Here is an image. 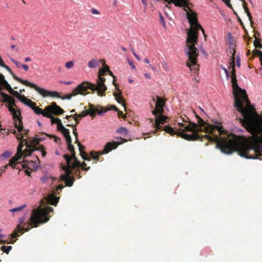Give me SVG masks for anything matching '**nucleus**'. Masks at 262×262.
<instances>
[{
	"label": "nucleus",
	"instance_id": "nucleus-4",
	"mask_svg": "<svg viewBox=\"0 0 262 262\" xmlns=\"http://www.w3.org/2000/svg\"><path fill=\"white\" fill-rule=\"evenodd\" d=\"M53 211L51 207L47 206L45 208L39 207L33 209L31 216L29 221L25 222V217L22 216L18 220L19 223L11 234V238H15L19 236L18 231H20L23 226H31L32 227H37L39 224L45 223L49 220L50 216L48 214Z\"/></svg>",
	"mask_w": 262,
	"mask_h": 262
},
{
	"label": "nucleus",
	"instance_id": "nucleus-18",
	"mask_svg": "<svg viewBox=\"0 0 262 262\" xmlns=\"http://www.w3.org/2000/svg\"><path fill=\"white\" fill-rule=\"evenodd\" d=\"M115 149V141L107 142L104 146V148L101 151H99L100 155L107 154L110 151Z\"/></svg>",
	"mask_w": 262,
	"mask_h": 262
},
{
	"label": "nucleus",
	"instance_id": "nucleus-60",
	"mask_svg": "<svg viewBox=\"0 0 262 262\" xmlns=\"http://www.w3.org/2000/svg\"><path fill=\"white\" fill-rule=\"evenodd\" d=\"M72 81H68V82H64V83L65 84H67V85H69V84H71L72 83Z\"/></svg>",
	"mask_w": 262,
	"mask_h": 262
},
{
	"label": "nucleus",
	"instance_id": "nucleus-61",
	"mask_svg": "<svg viewBox=\"0 0 262 262\" xmlns=\"http://www.w3.org/2000/svg\"><path fill=\"white\" fill-rule=\"evenodd\" d=\"M144 61H145V63H149V60H148L147 58L145 59H144Z\"/></svg>",
	"mask_w": 262,
	"mask_h": 262
},
{
	"label": "nucleus",
	"instance_id": "nucleus-24",
	"mask_svg": "<svg viewBox=\"0 0 262 262\" xmlns=\"http://www.w3.org/2000/svg\"><path fill=\"white\" fill-rule=\"evenodd\" d=\"M68 144V149L71 153V156H70L71 160L72 159H75L76 157H75V152L74 150V147L72 144V142L70 143H67Z\"/></svg>",
	"mask_w": 262,
	"mask_h": 262
},
{
	"label": "nucleus",
	"instance_id": "nucleus-9",
	"mask_svg": "<svg viewBox=\"0 0 262 262\" xmlns=\"http://www.w3.org/2000/svg\"><path fill=\"white\" fill-rule=\"evenodd\" d=\"M13 133L16 136V138L18 140L20 141V142L17 147V153L22 154L24 156V158L31 155V154L33 152V150H32L33 144L35 143L38 144L39 140H43V139L41 138L35 139L32 141V143L31 144H29L26 140L23 139L24 136L23 135L16 134V132L15 130Z\"/></svg>",
	"mask_w": 262,
	"mask_h": 262
},
{
	"label": "nucleus",
	"instance_id": "nucleus-62",
	"mask_svg": "<svg viewBox=\"0 0 262 262\" xmlns=\"http://www.w3.org/2000/svg\"><path fill=\"white\" fill-rule=\"evenodd\" d=\"M20 93H18L19 94H20V95H21V94H22L23 92H25V89H21L20 90Z\"/></svg>",
	"mask_w": 262,
	"mask_h": 262
},
{
	"label": "nucleus",
	"instance_id": "nucleus-48",
	"mask_svg": "<svg viewBox=\"0 0 262 262\" xmlns=\"http://www.w3.org/2000/svg\"><path fill=\"white\" fill-rule=\"evenodd\" d=\"M132 52H133V53L134 56L135 57V58L138 61H140L141 60V58L135 52V51L133 50H132Z\"/></svg>",
	"mask_w": 262,
	"mask_h": 262
},
{
	"label": "nucleus",
	"instance_id": "nucleus-44",
	"mask_svg": "<svg viewBox=\"0 0 262 262\" xmlns=\"http://www.w3.org/2000/svg\"><path fill=\"white\" fill-rule=\"evenodd\" d=\"M160 22L161 23V24H162V25L164 27H165L166 25H165V22L164 19V17L161 14L160 15Z\"/></svg>",
	"mask_w": 262,
	"mask_h": 262
},
{
	"label": "nucleus",
	"instance_id": "nucleus-14",
	"mask_svg": "<svg viewBox=\"0 0 262 262\" xmlns=\"http://www.w3.org/2000/svg\"><path fill=\"white\" fill-rule=\"evenodd\" d=\"M90 108L89 110H86L82 111L79 114H74V116H76V117L80 118V119L88 115H90L91 116L94 117L96 114H101L102 112H105L107 111H102V107H101V111H100L99 108L95 107L93 105H90Z\"/></svg>",
	"mask_w": 262,
	"mask_h": 262
},
{
	"label": "nucleus",
	"instance_id": "nucleus-30",
	"mask_svg": "<svg viewBox=\"0 0 262 262\" xmlns=\"http://www.w3.org/2000/svg\"><path fill=\"white\" fill-rule=\"evenodd\" d=\"M116 112L117 113V116L119 118H123L124 120L126 118V115L124 114L122 111H120L119 109L116 106Z\"/></svg>",
	"mask_w": 262,
	"mask_h": 262
},
{
	"label": "nucleus",
	"instance_id": "nucleus-49",
	"mask_svg": "<svg viewBox=\"0 0 262 262\" xmlns=\"http://www.w3.org/2000/svg\"><path fill=\"white\" fill-rule=\"evenodd\" d=\"M74 135L75 137V143H78V133L77 132H73Z\"/></svg>",
	"mask_w": 262,
	"mask_h": 262
},
{
	"label": "nucleus",
	"instance_id": "nucleus-32",
	"mask_svg": "<svg viewBox=\"0 0 262 262\" xmlns=\"http://www.w3.org/2000/svg\"><path fill=\"white\" fill-rule=\"evenodd\" d=\"M12 249V246H3L1 247V250L3 252L6 253V254H8L9 252L11 251V250Z\"/></svg>",
	"mask_w": 262,
	"mask_h": 262
},
{
	"label": "nucleus",
	"instance_id": "nucleus-35",
	"mask_svg": "<svg viewBox=\"0 0 262 262\" xmlns=\"http://www.w3.org/2000/svg\"><path fill=\"white\" fill-rule=\"evenodd\" d=\"M71 118H73L74 119V120H75V124H76V125L79 124V119H78L77 118V117H76V116H74V114L73 115H69V116L67 115V116H66V118L67 119H69Z\"/></svg>",
	"mask_w": 262,
	"mask_h": 262
},
{
	"label": "nucleus",
	"instance_id": "nucleus-40",
	"mask_svg": "<svg viewBox=\"0 0 262 262\" xmlns=\"http://www.w3.org/2000/svg\"><path fill=\"white\" fill-rule=\"evenodd\" d=\"M11 154L9 151H6L4 152H3L2 155V157H4L6 159L10 157Z\"/></svg>",
	"mask_w": 262,
	"mask_h": 262
},
{
	"label": "nucleus",
	"instance_id": "nucleus-2",
	"mask_svg": "<svg viewBox=\"0 0 262 262\" xmlns=\"http://www.w3.org/2000/svg\"><path fill=\"white\" fill-rule=\"evenodd\" d=\"M195 117L198 120V124L191 122L187 116L182 115L176 120L179 128H173L169 125H165L162 130L171 136L177 135L188 141L199 139L202 140V138L204 137L209 141L215 142L216 148L220 149L223 153L230 154L231 153L226 152V146L227 144H229L232 137L235 135L232 134L228 140L220 139L216 134V130L220 135H223L225 130L219 122H216L215 125H212L204 121L196 114Z\"/></svg>",
	"mask_w": 262,
	"mask_h": 262
},
{
	"label": "nucleus",
	"instance_id": "nucleus-8",
	"mask_svg": "<svg viewBox=\"0 0 262 262\" xmlns=\"http://www.w3.org/2000/svg\"><path fill=\"white\" fill-rule=\"evenodd\" d=\"M164 102L163 99L159 96H157V102L156 103V108L152 111V113L155 116V120H151L152 126L155 128V130L151 133L154 135L156 134L157 132L162 130L163 126L162 125L167 122L168 117L166 116L162 115L163 113V106Z\"/></svg>",
	"mask_w": 262,
	"mask_h": 262
},
{
	"label": "nucleus",
	"instance_id": "nucleus-20",
	"mask_svg": "<svg viewBox=\"0 0 262 262\" xmlns=\"http://www.w3.org/2000/svg\"><path fill=\"white\" fill-rule=\"evenodd\" d=\"M59 131L62 133L63 136L64 137L66 140L67 143L72 142L71 137L70 135V131L68 129L63 127Z\"/></svg>",
	"mask_w": 262,
	"mask_h": 262
},
{
	"label": "nucleus",
	"instance_id": "nucleus-5",
	"mask_svg": "<svg viewBox=\"0 0 262 262\" xmlns=\"http://www.w3.org/2000/svg\"><path fill=\"white\" fill-rule=\"evenodd\" d=\"M100 63H102L103 67L99 71L97 84H93V85L95 86L94 91H96L98 95L102 96L103 93L106 90V87L104 84L105 79L103 76L107 74L111 75L113 78L112 83L114 85H115V76L113 75V73L110 70L108 66L105 64L104 59L93 58L88 62V67L91 69L96 68L99 66Z\"/></svg>",
	"mask_w": 262,
	"mask_h": 262
},
{
	"label": "nucleus",
	"instance_id": "nucleus-50",
	"mask_svg": "<svg viewBox=\"0 0 262 262\" xmlns=\"http://www.w3.org/2000/svg\"><path fill=\"white\" fill-rule=\"evenodd\" d=\"M21 68L25 71H28L29 70V67L27 64H23Z\"/></svg>",
	"mask_w": 262,
	"mask_h": 262
},
{
	"label": "nucleus",
	"instance_id": "nucleus-38",
	"mask_svg": "<svg viewBox=\"0 0 262 262\" xmlns=\"http://www.w3.org/2000/svg\"><path fill=\"white\" fill-rule=\"evenodd\" d=\"M66 67L68 69H70L73 67L74 62L73 61H68L66 63Z\"/></svg>",
	"mask_w": 262,
	"mask_h": 262
},
{
	"label": "nucleus",
	"instance_id": "nucleus-1",
	"mask_svg": "<svg viewBox=\"0 0 262 262\" xmlns=\"http://www.w3.org/2000/svg\"><path fill=\"white\" fill-rule=\"evenodd\" d=\"M235 45L230 43L229 49L232 54L230 67L231 82L234 96V107L241 113L243 118L239 122L252 136L233 135L226 146V152L234 151L242 157L247 159H260L262 156V119L251 108L246 91L241 89L238 84L235 70Z\"/></svg>",
	"mask_w": 262,
	"mask_h": 262
},
{
	"label": "nucleus",
	"instance_id": "nucleus-51",
	"mask_svg": "<svg viewBox=\"0 0 262 262\" xmlns=\"http://www.w3.org/2000/svg\"><path fill=\"white\" fill-rule=\"evenodd\" d=\"M11 48L12 49V50H15L17 51H19V49L18 47H16L15 45H11Z\"/></svg>",
	"mask_w": 262,
	"mask_h": 262
},
{
	"label": "nucleus",
	"instance_id": "nucleus-57",
	"mask_svg": "<svg viewBox=\"0 0 262 262\" xmlns=\"http://www.w3.org/2000/svg\"><path fill=\"white\" fill-rule=\"evenodd\" d=\"M144 76H145V77L146 78L150 79V75H149L148 74H147V73H145V74H144Z\"/></svg>",
	"mask_w": 262,
	"mask_h": 262
},
{
	"label": "nucleus",
	"instance_id": "nucleus-19",
	"mask_svg": "<svg viewBox=\"0 0 262 262\" xmlns=\"http://www.w3.org/2000/svg\"><path fill=\"white\" fill-rule=\"evenodd\" d=\"M32 110H33L35 114L37 115H42L43 116L46 117H50V114L48 113V112L45 111V108L44 110L40 108L39 107L36 106V104H34L33 106L31 107Z\"/></svg>",
	"mask_w": 262,
	"mask_h": 262
},
{
	"label": "nucleus",
	"instance_id": "nucleus-37",
	"mask_svg": "<svg viewBox=\"0 0 262 262\" xmlns=\"http://www.w3.org/2000/svg\"><path fill=\"white\" fill-rule=\"evenodd\" d=\"M46 136L49 137L50 138H53L54 139V141L56 143H59L60 141V138H59L54 135H50L46 134Z\"/></svg>",
	"mask_w": 262,
	"mask_h": 262
},
{
	"label": "nucleus",
	"instance_id": "nucleus-47",
	"mask_svg": "<svg viewBox=\"0 0 262 262\" xmlns=\"http://www.w3.org/2000/svg\"><path fill=\"white\" fill-rule=\"evenodd\" d=\"M91 12L93 14H100V12L94 8L91 10Z\"/></svg>",
	"mask_w": 262,
	"mask_h": 262
},
{
	"label": "nucleus",
	"instance_id": "nucleus-16",
	"mask_svg": "<svg viewBox=\"0 0 262 262\" xmlns=\"http://www.w3.org/2000/svg\"><path fill=\"white\" fill-rule=\"evenodd\" d=\"M45 111L48 113L50 114V117H52L53 114L56 115H60L63 113V110L59 106L57 105L55 102H52L50 105L45 107Z\"/></svg>",
	"mask_w": 262,
	"mask_h": 262
},
{
	"label": "nucleus",
	"instance_id": "nucleus-63",
	"mask_svg": "<svg viewBox=\"0 0 262 262\" xmlns=\"http://www.w3.org/2000/svg\"><path fill=\"white\" fill-rule=\"evenodd\" d=\"M128 82H129V83H133L134 82V80L132 79H129L128 80Z\"/></svg>",
	"mask_w": 262,
	"mask_h": 262
},
{
	"label": "nucleus",
	"instance_id": "nucleus-33",
	"mask_svg": "<svg viewBox=\"0 0 262 262\" xmlns=\"http://www.w3.org/2000/svg\"><path fill=\"white\" fill-rule=\"evenodd\" d=\"M29 226H23L21 227V229L22 230H20V231H18V234H19V236L23 234L24 231L28 232L30 230V228L29 227Z\"/></svg>",
	"mask_w": 262,
	"mask_h": 262
},
{
	"label": "nucleus",
	"instance_id": "nucleus-3",
	"mask_svg": "<svg viewBox=\"0 0 262 262\" xmlns=\"http://www.w3.org/2000/svg\"><path fill=\"white\" fill-rule=\"evenodd\" d=\"M167 4L173 3L177 7H184V10L186 11V14L189 23L191 25L190 29L187 32L186 38V53L188 55L190 62L186 63L187 66L192 70L191 66L193 67L195 70H198L197 57L199 55L198 49L195 47L198 41V30H201L205 37L206 35L205 31L202 26L198 23L196 14L191 10L188 12L187 9H189L188 7V0H164ZM166 6L168 7V5Z\"/></svg>",
	"mask_w": 262,
	"mask_h": 262
},
{
	"label": "nucleus",
	"instance_id": "nucleus-11",
	"mask_svg": "<svg viewBox=\"0 0 262 262\" xmlns=\"http://www.w3.org/2000/svg\"><path fill=\"white\" fill-rule=\"evenodd\" d=\"M4 83L5 84L6 89L9 92V93L16 97L23 103L30 106L31 108L34 104H35V102H32L30 99H28L24 95H20L17 91H14L7 81H5Z\"/></svg>",
	"mask_w": 262,
	"mask_h": 262
},
{
	"label": "nucleus",
	"instance_id": "nucleus-59",
	"mask_svg": "<svg viewBox=\"0 0 262 262\" xmlns=\"http://www.w3.org/2000/svg\"><path fill=\"white\" fill-rule=\"evenodd\" d=\"M0 244H5V240L0 239Z\"/></svg>",
	"mask_w": 262,
	"mask_h": 262
},
{
	"label": "nucleus",
	"instance_id": "nucleus-25",
	"mask_svg": "<svg viewBox=\"0 0 262 262\" xmlns=\"http://www.w3.org/2000/svg\"><path fill=\"white\" fill-rule=\"evenodd\" d=\"M101 155L99 154V151H98V152L92 151L90 152V157H89V160H88L90 161L91 160V158H92L96 161H99L100 160L99 156Z\"/></svg>",
	"mask_w": 262,
	"mask_h": 262
},
{
	"label": "nucleus",
	"instance_id": "nucleus-46",
	"mask_svg": "<svg viewBox=\"0 0 262 262\" xmlns=\"http://www.w3.org/2000/svg\"><path fill=\"white\" fill-rule=\"evenodd\" d=\"M67 126H72L73 127V132H76L77 128H76V124L73 125V124H67Z\"/></svg>",
	"mask_w": 262,
	"mask_h": 262
},
{
	"label": "nucleus",
	"instance_id": "nucleus-43",
	"mask_svg": "<svg viewBox=\"0 0 262 262\" xmlns=\"http://www.w3.org/2000/svg\"><path fill=\"white\" fill-rule=\"evenodd\" d=\"M128 64L130 66L132 69H136L135 66L132 61H130L129 59H128Z\"/></svg>",
	"mask_w": 262,
	"mask_h": 262
},
{
	"label": "nucleus",
	"instance_id": "nucleus-15",
	"mask_svg": "<svg viewBox=\"0 0 262 262\" xmlns=\"http://www.w3.org/2000/svg\"><path fill=\"white\" fill-rule=\"evenodd\" d=\"M23 167L24 168H28V169L25 171L26 174L30 176L31 171L33 169H36L38 166V165L39 164V160L38 158L36 156L34 161L24 160L23 161Z\"/></svg>",
	"mask_w": 262,
	"mask_h": 262
},
{
	"label": "nucleus",
	"instance_id": "nucleus-23",
	"mask_svg": "<svg viewBox=\"0 0 262 262\" xmlns=\"http://www.w3.org/2000/svg\"><path fill=\"white\" fill-rule=\"evenodd\" d=\"M77 143L78 144V146L79 147V152H80L81 157L84 160H89V158H88L86 154L85 153V152H84L83 151V150L85 148L84 146L83 145H82L81 144H80L79 142H78V143Z\"/></svg>",
	"mask_w": 262,
	"mask_h": 262
},
{
	"label": "nucleus",
	"instance_id": "nucleus-36",
	"mask_svg": "<svg viewBox=\"0 0 262 262\" xmlns=\"http://www.w3.org/2000/svg\"><path fill=\"white\" fill-rule=\"evenodd\" d=\"M254 46L255 48H261L262 45L260 42L259 39L255 38L254 41Z\"/></svg>",
	"mask_w": 262,
	"mask_h": 262
},
{
	"label": "nucleus",
	"instance_id": "nucleus-29",
	"mask_svg": "<svg viewBox=\"0 0 262 262\" xmlns=\"http://www.w3.org/2000/svg\"><path fill=\"white\" fill-rule=\"evenodd\" d=\"M127 142V140L123 139L122 138L119 137V138H116V149L117 148V147L121 145V144Z\"/></svg>",
	"mask_w": 262,
	"mask_h": 262
},
{
	"label": "nucleus",
	"instance_id": "nucleus-31",
	"mask_svg": "<svg viewBox=\"0 0 262 262\" xmlns=\"http://www.w3.org/2000/svg\"><path fill=\"white\" fill-rule=\"evenodd\" d=\"M117 132L123 136H125L128 134V130L124 127H121L117 130Z\"/></svg>",
	"mask_w": 262,
	"mask_h": 262
},
{
	"label": "nucleus",
	"instance_id": "nucleus-53",
	"mask_svg": "<svg viewBox=\"0 0 262 262\" xmlns=\"http://www.w3.org/2000/svg\"><path fill=\"white\" fill-rule=\"evenodd\" d=\"M237 20L239 22L241 25L243 26V29H245V26L244 25V24H243L242 19L240 18V17L239 16H238Z\"/></svg>",
	"mask_w": 262,
	"mask_h": 262
},
{
	"label": "nucleus",
	"instance_id": "nucleus-21",
	"mask_svg": "<svg viewBox=\"0 0 262 262\" xmlns=\"http://www.w3.org/2000/svg\"><path fill=\"white\" fill-rule=\"evenodd\" d=\"M22 157H24V156L22 154H20L18 153H17L15 155V156L10 160L9 165H10V166L12 167H15V165L16 163L20 160Z\"/></svg>",
	"mask_w": 262,
	"mask_h": 262
},
{
	"label": "nucleus",
	"instance_id": "nucleus-22",
	"mask_svg": "<svg viewBox=\"0 0 262 262\" xmlns=\"http://www.w3.org/2000/svg\"><path fill=\"white\" fill-rule=\"evenodd\" d=\"M48 118L51 119V122L52 124H57V130L59 131L64 126H63L61 120L58 118H55L53 115L51 117H48Z\"/></svg>",
	"mask_w": 262,
	"mask_h": 262
},
{
	"label": "nucleus",
	"instance_id": "nucleus-55",
	"mask_svg": "<svg viewBox=\"0 0 262 262\" xmlns=\"http://www.w3.org/2000/svg\"><path fill=\"white\" fill-rule=\"evenodd\" d=\"M224 70L225 73V74L226 75V76L228 77L229 75V72L228 71V70L226 68H224Z\"/></svg>",
	"mask_w": 262,
	"mask_h": 262
},
{
	"label": "nucleus",
	"instance_id": "nucleus-41",
	"mask_svg": "<svg viewBox=\"0 0 262 262\" xmlns=\"http://www.w3.org/2000/svg\"><path fill=\"white\" fill-rule=\"evenodd\" d=\"M11 61L15 64L17 68H20L22 67L23 64L20 62L15 60V59H11Z\"/></svg>",
	"mask_w": 262,
	"mask_h": 262
},
{
	"label": "nucleus",
	"instance_id": "nucleus-34",
	"mask_svg": "<svg viewBox=\"0 0 262 262\" xmlns=\"http://www.w3.org/2000/svg\"><path fill=\"white\" fill-rule=\"evenodd\" d=\"M253 53L254 55H256L259 56V59L261 64H262V52L260 50L255 49L253 50Z\"/></svg>",
	"mask_w": 262,
	"mask_h": 262
},
{
	"label": "nucleus",
	"instance_id": "nucleus-45",
	"mask_svg": "<svg viewBox=\"0 0 262 262\" xmlns=\"http://www.w3.org/2000/svg\"><path fill=\"white\" fill-rule=\"evenodd\" d=\"M75 174L77 176L79 179L81 178V176L80 175V171H79V169H77L75 170Z\"/></svg>",
	"mask_w": 262,
	"mask_h": 262
},
{
	"label": "nucleus",
	"instance_id": "nucleus-64",
	"mask_svg": "<svg viewBox=\"0 0 262 262\" xmlns=\"http://www.w3.org/2000/svg\"><path fill=\"white\" fill-rule=\"evenodd\" d=\"M142 2L144 5H146V0H142Z\"/></svg>",
	"mask_w": 262,
	"mask_h": 262
},
{
	"label": "nucleus",
	"instance_id": "nucleus-42",
	"mask_svg": "<svg viewBox=\"0 0 262 262\" xmlns=\"http://www.w3.org/2000/svg\"><path fill=\"white\" fill-rule=\"evenodd\" d=\"M223 1H224V2L226 3V4L227 5V6L230 8L231 9H233V8L232 7V5H231L230 2V0H223Z\"/></svg>",
	"mask_w": 262,
	"mask_h": 262
},
{
	"label": "nucleus",
	"instance_id": "nucleus-26",
	"mask_svg": "<svg viewBox=\"0 0 262 262\" xmlns=\"http://www.w3.org/2000/svg\"><path fill=\"white\" fill-rule=\"evenodd\" d=\"M59 198L53 195H51L49 198V202L53 205H56L58 202Z\"/></svg>",
	"mask_w": 262,
	"mask_h": 262
},
{
	"label": "nucleus",
	"instance_id": "nucleus-17",
	"mask_svg": "<svg viewBox=\"0 0 262 262\" xmlns=\"http://www.w3.org/2000/svg\"><path fill=\"white\" fill-rule=\"evenodd\" d=\"M116 101L119 103L121 104L124 111L126 110V104L125 103V99L122 96V93L119 90V88L116 83Z\"/></svg>",
	"mask_w": 262,
	"mask_h": 262
},
{
	"label": "nucleus",
	"instance_id": "nucleus-28",
	"mask_svg": "<svg viewBox=\"0 0 262 262\" xmlns=\"http://www.w3.org/2000/svg\"><path fill=\"white\" fill-rule=\"evenodd\" d=\"M32 150H33V151L34 150H40V151L41 152V156L43 157H45L46 155V152L45 150L44 147L42 145H39V147H35L33 145Z\"/></svg>",
	"mask_w": 262,
	"mask_h": 262
},
{
	"label": "nucleus",
	"instance_id": "nucleus-13",
	"mask_svg": "<svg viewBox=\"0 0 262 262\" xmlns=\"http://www.w3.org/2000/svg\"><path fill=\"white\" fill-rule=\"evenodd\" d=\"M62 168L65 171V173L60 176V180L64 181L66 186L69 187L72 186L74 182V179L71 177L73 169L68 165L62 166Z\"/></svg>",
	"mask_w": 262,
	"mask_h": 262
},
{
	"label": "nucleus",
	"instance_id": "nucleus-52",
	"mask_svg": "<svg viewBox=\"0 0 262 262\" xmlns=\"http://www.w3.org/2000/svg\"><path fill=\"white\" fill-rule=\"evenodd\" d=\"M236 66L238 67L241 66L240 59L239 57H237L236 58Z\"/></svg>",
	"mask_w": 262,
	"mask_h": 262
},
{
	"label": "nucleus",
	"instance_id": "nucleus-56",
	"mask_svg": "<svg viewBox=\"0 0 262 262\" xmlns=\"http://www.w3.org/2000/svg\"><path fill=\"white\" fill-rule=\"evenodd\" d=\"M31 60V58L30 57H26L25 59V62H29V61H30Z\"/></svg>",
	"mask_w": 262,
	"mask_h": 262
},
{
	"label": "nucleus",
	"instance_id": "nucleus-39",
	"mask_svg": "<svg viewBox=\"0 0 262 262\" xmlns=\"http://www.w3.org/2000/svg\"><path fill=\"white\" fill-rule=\"evenodd\" d=\"M9 241L5 240V244H13L16 242V239H13V238H11V234L10 236Z\"/></svg>",
	"mask_w": 262,
	"mask_h": 262
},
{
	"label": "nucleus",
	"instance_id": "nucleus-12",
	"mask_svg": "<svg viewBox=\"0 0 262 262\" xmlns=\"http://www.w3.org/2000/svg\"><path fill=\"white\" fill-rule=\"evenodd\" d=\"M63 157L66 160L67 165L73 170L77 167H81L82 170L88 171L90 168V167H86V164L84 162L81 163L76 158L74 159V162L72 163L71 158L69 155H64Z\"/></svg>",
	"mask_w": 262,
	"mask_h": 262
},
{
	"label": "nucleus",
	"instance_id": "nucleus-58",
	"mask_svg": "<svg viewBox=\"0 0 262 262\" xmlns=\"http://www.w3.org/2000/svg\"><path fill=\"white\" fill-rule=\"evenodd\" d=\"M10 166V165H9V163L8 164H7L6 165H5L4 167V171L6 169L8 168V166Z\"/></svg>",
	"mask_w": 262,
	"mask_h": 262
},
{
	"label": "nucleus",
	"instance_id": "nucleus-7",
	"mask_svg": "<svg viewBox=\"0 0 262 262\" xmlns=\"http://www.w3.org/2000/svg\"><path fill=\"white\" fill-rule=\"evenodd\" d=\"M39 88L43 90L42 93H40L39 91H37L40 95L43 98L50 97H57L61 99H70L73 96L78 95H85L87 94L88 91L91 90L94 92L95 86L93 83L88 81H83L81 84H79L75 89H73L72 93L70 94H67L64 96L61 97L59 93L56 91H51L41 88Z\"/></svg>",
	"mask_w": 262,
	"mask_h": 262
},
{
	"label": "nucleus",
	"instance_id": "nucleus-10",
	"mask_svg": "<svg viewBox=\"0 0 262 262\" xmlns=\"http://www.w3.org/2000/svg\"><path fill=\"white\" fill-rule=\"evenodd\" d=\"M0 66L5 68L13 76V78L16 80L17 81L22 83L23 84L25 85L26 86H29L31 88L34 89L36 91H39L40 93H42L43 92V90L39 88V86L37 85L29 82V81L23 80L18 77L16 76L13 73L11 69L7 66H6L2 58L0 57Z\"/></svg>",
	"mask_w": 262,
	"mask_h": 262
},
{
	"label": "nucleus",
	"instance_id": "nucleus-27",
	"mask_svg": "<svg viewBox=\"0 0 262 262\" xmlns=\"http://www.w3.org/2000/svg\"><path fill=\"white\" fill-rule=\"evenodd\" d=\"M26 205H23L18 207L12 208L9 210V211L12 213H18L21 212L26 207Z\"/></svg>",
	"mask_w": 262,
	"mask_h": 262
},
{
	"label": "nucleus",
	"instance_id": "nucleus-6",
	"mask_svg": "<svg viewBox=\"0 0 262 262\" xmlns=\"http://www.w3.org/2000/svg\"><path fill=\"white\" fill-rule=\"evenodd\" d=\"M5 81L6 80L5 79L4 75L0 74V95L3 98V99L0 100V101L8 103L9 105L8 108L9 111L13 115L15 127L17 128V130L19 133H21L23 130L22 119L20 111H16L13 108L14 106L16 107L15 100L9 95L2 92L3 87L6 89L5 84L4 83Z\"/></svg>",
	"mask_w": 262,
	"mask_h": 262
},
{
	"label": "nucleus",
	"instance_id": "nucleus-54",
	"mask_svg": "<svg viewBox=\"0 0 262 262\" xmlns=\"http://www.w3.org/2000/svg\"><path fill=\"white\" fill-rule=\"evenodd\" d=\"M63 188V186L62 185H59L58 186L57 188V191L58 190H61V189Z\"/></svg>",
	"mask_w": 262,
	"mask_h": 262
}]
</instances>
